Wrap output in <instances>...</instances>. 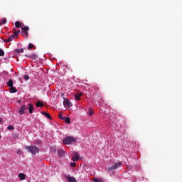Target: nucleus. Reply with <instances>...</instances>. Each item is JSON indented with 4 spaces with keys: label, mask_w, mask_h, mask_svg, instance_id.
I'll return each instance as SVG.
<instances>
[{
    "label": "nucleus",
    "mask_w": 182,
    "mask_h": 182,
    "mask_svg": "<svg viewBox=\"0 0 182 182\" xmlns=\"http://www.w3.org/2000/svg\"><path fill=\"white\" fill-rule=\"evenodd\" d=\"M26 149L28 150V151H29V153H31L33 155H36L37 153H39V148L31 145L30 146H26Z\"/></svg>",
    "instance_id": "obj_1"
},
{
    "label": "nucleus",
    "mask_w": 182,
    "mask_h": 182,
    "mask_svg": "<svg viewBox=\"0 0 182 182\" xmlns=\"http://www.w3.org/2000/svg\"><path fill=\"white\" fill-rule=\"evenodd\" d=\"M76 138L73 136H67L63 139V144H70V143H76Z\"/></svg>",
    "instance_id": "obj_2"
},
{
    "label": "nucleus",
    "mask_w": 182,
    "mask_h": 182,
    "mask_svg": "<svg viewBox=\"0 0 182 182\" xmlns=\"http://www.w3.org/2000/svg\"><path fill=\"white\" fill-rule=\"evenodd\" d=\"M120 166H122V162L119 161L118 163H116L115 164H114L111 167H108L107 171H112V170H116V168H119V167H120Z\"/></svg>",
    "instance_id": "obj_3"
},
{
    "label": "nucleus",
    "mask_w": 182,
    "mask_h": 182,
    "mask_svg": "<svg viewBox=\"0 0 182 182\" xmlns=\"http://www.w3.org/2000/svg\"><path fill=\"white\" fill-rule=\"evenodd\" d=\"M26 110H28V113L32 114V113H33V105L31 103L28 104L26 106Z\"/></svg>",
    "instance_id": "obj_4"
},
{
    "label": "nucleus",
    "mask_w": 182,
    "mask_h": 182,
    "mask_svg": "<svg viewBox=\"0 0 182 182\" xmlns=\"http://www.w3.org/2000/svg\"><path fill=\"white\" fill-rule=\"evenodd\" d=\"M25 110H26V105H23L19 108L18 113L20 114H25Z\"/></svg>",
    "instance_id": "obj_5"
},
{
    "label": "nucleus",
    "mask_w": 182,
    "mask_h": 182,
    "mask_svg": "<svg viewBox=\"0 0 182 182\" xmlns=\"http://www.w3.org/2000/svg\"><path fill=\"white\" fill-rule=\"evenodd\" d=\"M63 105H64L65 107H72V103L70 102V101L69 100H65L63 102Z\"/></svg>",
    "instance_id": "obj_6"
},
{
    "label": "nucleus",
    "mask_w": 182,
    "mask_h": 182,
    "mask_svg": "<svg viewBox=\"0 0 182 182\" xmlns=\"http://www.w3.org/2000/svg\"><path fill=\"white\" fill-rule=\"evenodd\" d=\"M15 38L16 37L11 34L7 40H4V42H5V43H9V42H12Z\"/></svg>",
    "instance_id": "obj_7"
},
{
    "label": "nucleus",
    "mask_w": 182,
    "mask_h": 182,
    "mask_svg": "<svg viewBox=\"0 0 182 182\" xmlns=\"http://www.w3.org/2000/svg\"><path fill=\"white\" fill-rule=\"evenodd\" d=\"M72 160L73 161H77L79 160V153L75 152V156H72Z\"/></svg>",
    "instance_id": "obj_8"
},
{
    "label": "nucleus",
    "mask_w": 182,
    "mask_h": 182,
    "mask_svg": "<svg viewBox=\"0 0 182 182\" xmlns=\"http://www.w3.org/2000/svg\"><path fill=\"white\" fill-rule=\"evenodd\" d=\"M65 178H67L69 182H76V178H75V177H71V176H65Z\"/></svg>",
    "instance_id": "obj_9"
},
{
    "label": "nucleus",
    "mask_w": 182,
    "mask_h": 182,
    "mask_svg": "<svg viewBox=\"0 0 182 182\" xmlns=\"http://www.w3.org/2000/svg\"><path fill=\"white\" fill-rule=\"evenodd\" d=\"M18 92V90L14 86L10 87V92L11 93H16Z\"/></svg>",
    "instance_id": "obj_10"
},
{
    "label": "nucleus",
    "mask_w": 182,
    "mask_h": 182,
    "mask_svg": "<svg viewBox=\"0 0 182 182\" xmlns=\"http://www.w3.org/2000/svg\"><path fill=\"white\" fill-rule=\"evenodd\" d=\"M82 93L80 92L77 94L75 95V98L76 99V100H80V97L82 96Z\"/></svg>",
    "instance_id": "obj_11"
},
{
    "label": "nucleus",
    "mask_w": 182,
    "mask_h": 182,
    "mask_svg": "<svg viewBox=\"0 0 182 182\" xmlns=\"http://www.w3.org/2000/svg\"><path fill=\"white\" fill-rule=\"evenodd\" d=\"M42 114H43V116H46V117H47V119H50V120H51L52 117H50V114L49 113H46L45 112H43Z\"/></svg>",
    "instance_id": "obj_12"
},
{
    "label": "nucleus",
    "mask_w": 182,
    "mask_h": 182,
    "mask_svg": "<svg viewBox=\"0 0 182 182\" xmlns=\"http://www.w3.org/2000/svg\"><path fill=\"white\" fill-rule=\"evenodd\" d=\"M36 107H43V104L42 102L38 101L36 102Z\"/></svg>",
    "instance_id": "obj_13"
},
{
    "label": "nucleus",
    "mask_w": 182,
    "mask_h": 182,
    "mask_svg": "<svg viewBox=\"0 0 182 182\" xmlns=\"http://www.w3.org/2000/svg\"><path fill=\"white\" fill-rule=\"evenodd\" d=\"M21 33V30L14 31L13 36H14L16 38H18V36Z\"/></svg>",
    "instance_id": "obj_14"
},
{
    "label": "nucleus",
    "mask_w": 182,
    "mask_h": 182,
    "mask_svg": "<svg viewBox=\"0 0 182 182\" xmlns=\"http://www.w3.org/2000/svg\"><path fill=\"white\" fill-rule=\"evenodd\" d=\"M7 85L9 86V87H11L12 86H14V81L12 80H9L7 82Z\"/></svg>",
    "instance_id": "obj_15"
},
{
    "label": "nucleus",
    "mask_w": 182,
    "mask_h": 182,
    "mask_svg": "<svg viewBox=\"0 0 182 182\" xmlns=\"http://www.w3.org/2000/svg\"><path fill=\"white\" fill-rule=\"evenodd\" d=\"M18 177L20 180H25V178H26V177L25 176V173H19Z\"/></svg>",
    "instance_id": "obj_16"
},
{
    "label": "nucleus",
    "mask_w": 182,
    "mask_h": 182,
    "mask_svg": "<svg viewBox=\"0 0 182 182\" xmlns=\"http://www.w3.org/2000/svg\"><path fill=\"white\" fill-rule=\"evenodd\" d=\"M21 25H22V23H21V21H16L15 23V26L16 28H21Z\"/></svg>",
    "instance_id": "obj_17"
},
{
    "label": "nucleus",
    "mask_w": 182,
    "mask_h": 182,
    "mask_svg": "<svg viewBox=\"0 0 182 182\" xmlns=\"http://www.w3.org/2000/svg\"><path fill=\"white\" fill-rule=\"evenodd\" d=\"M64 120H65V122L67 123V124H70V117H65Z\"/></svg>",
    "instance_id": "obj_18"
},
{
    "label": "nucleus",
    "mask_w": 182,
    "mask_h": 182,
    "mask_svg": "<svg viewBox=\"0 0 182 182\" xmlns=\"http://www.w3.org/2000/svg\"><path fill=\"white\" fill-rule=\"evenodd\" d=\"M21 31H23V32H28V31H29V27L28 26L23 27L21 28Z\"/></svg>",
    "instance_id": "obj_19"
},
{
    "label": "nucleus",
    "mask_w": 182,
    "mask_h": 182,
    "mask_svg": "<svg viewBox=\"0 0 182 182\" xmlns=\"http://www.w3.org/2000/svg\"><path fill=\"white\" fill-rule=\"evenodd\" d=\"M16 52L17 53H23V48H18V49H16Z\"/></svg>",
    "instance_id": "obj_20"
},
{
    "label": "nucleus",
    "mask_w": 182,
    "mask_h": 182,
    "mask_svg": "<svg viewBox=\"0 0 182 182\" xmlns=\"http://www.w3.org/2000/svg\"><path fill=\"white\" fill-rule=\"evenodd\" d=\"M0 56H5V51H4V50H2L1 48H0Z\"/></svg>",
    "instance_id": "obj_21"
},
{
    "label": "nucleus",
    "mask_w": 182,
    "mask_h": 182,
    "mask_svg": "<svg viewBox=\"0 0 182 182\" xmlns=\"http://www.w3.org/2000/svg\"><path fill=\"white\" fill-rule=\"evenodd\" d=\"M22 36H28V35H29V33H28V31H22L21 33Z\"/></svg>",
    "instance_id": "obj_22"
},
{
    "label": "nucleus",
    "mask_w": 182,
    "mask_h": 182,
    "mask_svg": "<svg viewBox=\"0 0 182 182\" xmlns=\"http://www.w3.org/2000/svg\"><path fill=\"white\" fill-rule=\"evenodd\" d=\"M94 182H103V179L95 178L93 180Z\"/></svg>",
    "instance_id": "obj_23"
},
{
    "label": "nucleus",
    "mask_w": 182,
    "mask_h": 182,
    "mask_svg": "<svg viewBox=\"0 0 182 182\" xmlns=\"http://www.w3.org/2000/svg\"><path fill=\"white\" fill-rule=\"evenodd\" d=\"M28 50L33 49V44L29 43L28 46Z\"/></svg>",
    "instance_id": "obj_24"
},
{
    "label": "nucleus",
    "mask_w": 182,
    "mask_h": 182,
    "mask_svg": "<svg viewBox=\"0 0 182 182\" xmlns=\"http://www.w3.org/2000/svg\"><path fill=\"white\" fill-rule=\"evenodd\" d=\"M58 154H59V156H63V154H65V152L63 151H58Z\"/></svg>",
    "instance_id": "obj_25"
},
{
    "label": "nucleus",
    "mask_w": 182,
    "mask_h": 182,
    "mask_svg": "<svg viewBox=\"0 0 182 182\" xmlns=\"http://www.w3.org/2000/svg\"><path fill=\"white\" fill-rule=\"evenodd\" d=\"M58 117H59V119H60L61 120H65V117H62V114H58Z\"/></svg>",
    "instance_id": "obj_26"
},
{
    "label": "nucleus",
    "mask_w": 182,
    "mask_h": 182,
    "mask_svg": "<svg viewBox=\"0 0 182 182\" xmlns=\"http://www.w3.org/2000/svg\"><path fill=\"white\" fill-rule=\"evenodd\" d=\"M7 129H8V130H14V127L9 125V126H8Z\"/></svg>",
    "instance_id": "obj_27"
},
{
    "label": "nucleus",
    "mask_w": 182,
    "mask_h": 182,
    "mask_svg": "<svg viewBox=\"0 0 182 182\" xmlns=\"http://www.w3.org/2000/svg\"><path fill=\"white\" fill-rule=\"evenodd\" d=\"M89 116H93V111L92 109L89 110Z\"/></svg>",
    "instance_id": "obj_28"
},
{
    "label": "nucleus",
    "mask_w": 182,
    "mask_h": 182,
    "mask_svg": "<svg viewBox=\"0 0 182 182\" xmlns=\"http://www.w3.org/2000/svg\"><path fill=\"white\" fill-rule=\"evenodd\" d=\"M70 167H75L76 166V163H73L72 162L70 164Z\"/></svg>",
    "instance_id": "obj_29"
},
{
    "label": "nucleus",
    "mask_w": 182,
    "mask_h": 182,
    "mask_svg": "<svg viewBox=\"0 0 182 182\" xmlns=\"http://www.w3.org/2000/svg\"><path fill=\"white\" fill-rule=\"evenodd\" d=\"M24 79H26V80H29V76L28 75H26L24 76Z\"/></svg>",
    "instance_id": "obj_30"
},
{
    "label": "nucleus",
    "mask_w": 182,
    "mask_h": 182,
    "mask_svg": "<svg viewBox=\"0 0 182 182\" xmlns=\"http://www.w3.org/2000/svg\"><path fill=\"white\" fill-rule=\"evenodd\" d=\"M2 23H3V24L6 23V20L5 18H3V19H2Z\"/></svg>",
    "instance_id": "obj_31"
},
{
    "label": "nucleus",
    "mask_w": 182,
    "mask_h": 182,
    "mask_svg": "<svg viewBox=\"0 0 182 182\" xmlns=\"http://www.w3.org/2000/svg\"><path fill=\"white\" fill-rule=\"evenodd\" d=\"M22 153V151L21 149L17 150V154H21Z\"/></svg>",
    "instance_id": "obj_32"
},
{
    "label": "nucleus",
    "mask_w": 182,
    "mask_h": 182,
    "mask_svg": "<svg viewBox=\"0 0 182 182\" xmlns=\"http://www.w3.org/2000/svg\"><path fill=\"white\" fill-rule=\"evenodd\" d=\"M33 58H36V55H33Z\"/></svg>",
    "instance_id": "obj_33"
},
{
    "label": "nucleus",
    "mask_w": 182,
    "mask_h": 182,
    "mask_svg": "<svg viewBox=\"0 0 182 182\" xmlns=\"http://www.w3.org/2000/svg\"><path fill=\"white\" fill-rule=\"evenodd\" d=\"M37 144H39V141H37Z\"/></svg>",
    "instance_id": "obj_34"
},
{
    "label": "nucleus",
    "mask_w": 182,
    "mask_h": 182,
    "mask_svg": "<svg viewBox=\"0 0 182 182\" xmlns=\"http://www.w3.org/2000/svg\"><path fill=\"white\" fill-rule=\"evenodd\" d=\"M65 66V68H68V65H64Z\"/></svg>",
    "instance_id": "obj_35"
},
{
    "label": "nucleus",
    "mask_w": 182,
    "mask_h": 182,
    "mask_svg": "<svg viewBox=\"0 0 182 182\" xmlns=\"http://www.w3.org/2000/svg\"><path fill=\"white\" fill-rule=\"evenodd\" d=\"M1 25V21H0V26Z\"/></svg>",
    "instance_id": "obj_36"
},
{
    "label": "nucleus",
    "mask_w": 182,
    "mask_h": 182,
    "mask_svg": "<svg viewBox=\"0 0 182 182\" xmlns=\"http://www.w3.org/2000/svg\"><path fill=\"white\" fill-rule=\"evenodd\" d=\"M0 139H1V135H0Z\"/></svg>",
    "instance_id": "obj_37"
}]
</instances>
